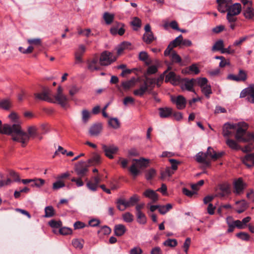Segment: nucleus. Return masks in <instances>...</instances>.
<instances>
[{
	"mask_svg": "<svg viewBox=\"0 0 254 254\" xmlns=\"http://www.w3.org/2000/svg\"><path fill=\"white\" fill-rule=\"evenodd\" d=\"M146 84L147 87V90H148L149 88H150L151 89L149 90H152L153 87L155 86V85L156 84V80L155 78H151L149 77H146V80L144 81L143 84Z\"/></svg>",
	"mask_w": 254,
	"mask_h": 254,
	"instance_id": "c9c22d12",
	"label": "nucleus"
},
{
	"mask_svg": "<svg viewBox=\"0 0 254 254\" xmlns=\"http://www.w3.org/2000/svg\"><path fill=\"white\" fill-rule=\"evenodd\" d=\"M139 200V196L135 194L127 201L122 198H118L116 201L117 207L120 211H124L126 208L135 205Z\"/></svg>",
	"mask_w": 254,
	"mask_h": 254,
	"instance_id": "7ed1b4c3",
	"label": "nucleus"
},
{
	"mask_svg": "<svg viewBox=\"0 0 254 254\" xmlns=\"http://www.w3.org/2000/svg\"><path fill=\"white\" fill-rule=\"evenodd\" d=\"M136 217L137 222L142 224H144L146 223V217L145 215L142 212L136 213Z\"/></svg>",
	"mask_w": 254,
	"mask_h": 254,
	"instance_id": "a19ab883",
	"label": "nucleus"
},
{
	"mask_svg": "<svg viewBox=\"0 0 254 254\" xmlns=\"http://www.w3.org/2000/svg\"><path fill=\"white\" fill-rule=\"evenodd\" d=\"M237 77L239 78V81H245L247 79V74L246 72L243 70L240 69L239 71L238 74L237 75Z\"/></svg>",
	"mask_w": 254,
	"mask_h": 254,
	"instance_id": "a18cd8bd",
	"label": "nucleus"
},
{
	"mask_svg": "<svg viewBox=\"0 0 254 254\" xmlns=\"http://www.w3.org/2000/svg\"><path fill=\"white\" fill-rule=\"evenodd\" d=\"M102 149L105 155L110 159H113L114 158L113 154L116 153L119 150L118 147L113 144L109 145L102 144Z\"/></svg>",
	"mask_w": 254,
	"mask_h": 254,
	"instance_id": "6e6552de",
	"label": "nucleus"
},
{
	"mask_svg": "<svg viewBox=\"0 0 254 254\" xmlns=\"http://www.w3.org/2000/svg\"><path fill=\"white\" fill-rule=\"evenodd\" d=\"M144 195L152 200L153 202L157 201L158 199V194L154 190L148 189L143 193Z\"/></svg>",
	"mask_w": 254,
	"mask_h": 254,
	"instance_id": "412c9836",
	"label": "nucleus"
},
{
	"mask_svg": "<svg viewBox=\"0 0 254 254\" xmlns=\"http://www.w3.org/2000/svg\"><path fill=\"white\" fill-rule=\"evenodd\" d=\"M102 129V126L100 123L92 125L89 129V133L91 136L98 135Z\"/></svg>",
	"mask_w": 254,
	"mask_h": 254,
	"instance_id": "f3484780",
	"label": "nucleus"
},
{
	"mask_svg": "<svg viewBox=\"0 0 254 254\" xmlns=\"http://www.w3.org/2000/svg\"><path fill=\"white\" fill-rule=\"evenodd\" d=\"M147 91V87L146 84H142L140 86V87L138 89H135L133 91V94L135 96H142Z\"/></svg>",
	"mask_w": 254,
	"mask_h": 254,
	"instance_id": "2f4dec72",
	"label": "nucleus"
},
{
	"mask_svg": "<svg viewBox=\"0 0 254 254\" xmlns=\"http://www.w3.org/2000/svg\"><path fill=\"white\" fill-rule=\"evenodd\" d=\"M84 240L83 239H73L72 241L73 246L76 248L81 250L83 247Z\"/></svg>",
	"mask_w": 254,
	"mask_h": 254,
	"instance_id": "4c0bfd02",
	"label": "nucleus"
},
{
	"mask_svg": "<svg viewBox=\"0 0 254 254\" xmlns=\"http://www.w3.org/2000/svg\"><path fill=\"white\" fill-rule=\"evenodd\" d=\"M156 171L155 169L152 168L148 170L145 174V178L147 180H151L153 177L155 175Z\"/></svg>",
	"mask_w": 254,
	"mask_h": 254,
	"instance_id": "4d7b16f0",
	"label": "nucleus"
},
{
	"mask_svg": "<svg viewBox=\"0 0 254 254\" xmlns=\"http://www.w3.org/2000/svg\"><path fill=\"white\" fill-rule=\"evenodd\" d=\"M49 225L54 228H60L62 225V222L61 221H56L55 220H51L49 222Z\"/></svg>",
	"mask_w": 254,
	"mask_h": 254,
	"instance_id": "603ef678",
	"label": "nucleus"
},
{
	"mask_svg": "<svg viewBox=\"0 0 254 254\" xmlns=\"http://www.w3.org/2000/svg\"><path fill=\"white\" fill-rule=\"evenodd\" d=\"M247 100L248 102L254 104V85H251L250 96L247 97Z\"/></svg>",
	"mask_w": 254,
	"mask_h": 254,
	"instance_id": "052dcab7",
	"label": "nucleus"
},
{
	"mask_svg": "<svg viewBox=\"0 0 254 254\" xmlns=\"http://www.w3.org/2000/svg\"><path fill=\"white\" fill-rule=\"evenodd\" d=\"M138 59L144 62L147 65H149L151 63V60L149 58L148 54L145 51H141L139 53Z\"/></svg>",
	"mask_w": 254,
	"mask_h": 254,
	"instance_id": "b1692460",
	"label": "nucleus"
},
{
	"mask_svg": "<svg viewBox=\"0 0 254 254\" xmlns=\"http://www.w3.org/2000/svg\"><path fill=\"white\" fill-rule=\"evenodd\" d=\"M27 42L32 45L39 46L41 45V40L40 38L29 39Z\"/></svg>",
	"mask_w": 254,
	"mask_h": 254,
	"instance_id": "338daca9",
	"label": "nucleus"
},
{
	"mask_svg": "<svg viewBox=\"0 0 254 254\" xmlns=\"http://www.w3.org/2000/svg\"><path fill=\"white\" fill-rule=\"evenodd\" d=\"M196 160L197 162L200 163H202L204 164L206 166H209L210 165V161L207 160V159H204L202 155V152H199L198 153L196 156Z\"/></svg>",
	"mask_w": 254,
	"mask_h": 254,
	"instance_id": "a878e982",
	"label": "nucleus"
},
{
	"mask_svg": "<svg viewBox=\"0 0 254 254\" xmlns=\"http://www.w3.org/2000/svg\"><path fill=\"white\" fill-rule=\"evenodd\" d=\"M59 233L61 235H66L72 234V230L68 227H62L59 229Z\"/></svg>",
	"mask_w": 254,
	"mask_h": 254,
	"instance_id": "13d9d810",
	"label": "nucleus"
},
{
	"mask_svg": "<svg viewBox=\"0 0 254 254\" xmlns=\"http://www.w3.org/2000/svg\"><path fill=\"white\" fill-rule=\"evenodd\" d=\"M131 24L136 28H134V30H137V29L141 26V20L137 17H134L132 21L131 22Z\"/></svg>",
	"mask_w": 254,
	"mask_h": 254,
	"instance_id": "864d4df0",
	"label": "nucleus"
},
{
	"mask_svg": "<svg viewBox=\"0 0 254 254\" xmlns=\"http://www.w3.org/2000/svg\"><path fill=\"white\" fill-rule=\"evenodd\" d=\"M133 163L129 169V171L134 176H137L140 173V171L138 168H145L148 164V160L144 158L139 159H133L132 160Z\"/></svg>",
	"mask_w": 254,
	"mask_h": 254,
	"instance_id": "20e7f679",
	"label": "nucleus"
},
{
	"mask_svg": "<svg viewBox=\"0 0 254 254\" xmlns=\"http://www.w3.org/2000/svg\"><path fill=\"white\" fill-rule=\"evenodd\" d=\"M1 124V122L0 120V133L6 134L14 133L16 135L12 137L13 140L22 142L23 144H24L28 140L27 134L25 131L21 130L19 124H14L12 126L4 124L2 128Z\"/></svg>",
	"mask_w": 254,
	"mask_h": 254,
	"instance_id": "f257e3e1",
	"label": "nucleus"
},
{
	"mask_svg": "<svg viewBox=\"0 0 254 254\" xmlns=\"http://www.w3.org/2000/svg\"><path fill=\"white\" fill-rule=\"evenodd\" d=\"M196 80H197L198 85L200 87V88L206 86L208 82V80L205 77L199 78H197L196 80Z\"/></svg>",
	"mask_w": 254,
	"mask_h": 254,
	"instance_id": "e2e57ef3",
	"label": "nucleus"
},
{
	"mask_svg": "<svg viewBox=\"0 0 254 254\" xmlns=\"http://www.w3.org/2000/svg\"><path fill=\"white\" fill-rule=\"evenodd\" d=\"M172 208V205L170 203H168L165 205H159L158 211L161 214L164 215Z\"/></svg>",
	"mask_w": 254,
	"mask_h": 254,
	"instance_id": "72a5a7b5",
	"label": "nucleus"
},
{
	"mask_svg": "<svg viewBox=\"0 0 254 254\" xmlns=\"http://www.w3.org/2000/svg\"><path fill=\"white\" fill-rule=\"evenodd\" d=\"M251 89V85H250L248 87L244 89L243 90H242V91L240 93V98H245L246 97H247L248 96H249Z\"/></svg>",
	"mask_w": 254,
	"mask_h": 254,
	"instance_id": "5fc2aeb1",
	"label": "nucleus"
},
{
	"mask_svg": "<svg viewBox=\"0 0 254 254\" xmlns=\"http://www.w3.org/2000/svg\"><path fill=\"white\" fill-rule=\"evenodd\" d=\"M171 101L176 105L177 108L179 110L184 109L187 103L185 98L182 95H179L177 97H172Z\"/></svg>",
	"mask_w": 254,
	"mask_h": 254,
	"instance_id": "9d476101",
	"label": "nucleus"
},
{
	"mask_svg": "<svg viewBox=\"0 0 254 254\" xmlns=\"http://www.w3.org/2000/svg\"><path fill=\"white\" fill-rule=\"evenodd\" d=\"M226 144L230 148L233 149L238 150L239 148L237 142L233 139H228L226 140Z\"/></svg>",
	"mask_w": 254,
	"mask_h": 254,
	"instance_id": "de8ad7c7",
	"label": "nucleus"
},
{
	"mask_svg": "<svg viewBox=\"0 0 254 254\" xmlns=\"http://www.w3.org/2000/svg\"><path fill=\"white\" fill-rule=\"evenodd\" d=\"M219 190L223 193L229 195L231 193L230 186L227 183H223L219 186Z\"/></svg>",
	"mask_w": 254,
	"mask_h": 254,
	"instance_id": "f704fd0d",
	"label": "nucleus"
},
{
	"mask_svg": "<svg viewBox=\"0 0 254 254\" xmlns=\"http://www.w3.org/2000/svg\"><path fill=\"white\" fill-rule=\"evenodd\" d=\"M124 27V24L117 22L116 25L111 28L110 32L113 35L119 34L120 36H122L125 32Z\"/></svg>",
	"mask_w": 254,
	"mask_h": 254,
	"instance_id": "9b49d317",
	"label": "nucleus"
},
{
	"mask_svg": "<svg viewBox=\"0 0 254 254\" xmlns=\"http://www.w3.org/2000/svg\"><path fill=\"white\" fill-rule=\"evenodd\" d=\"M116 60L114 55L108 51L103 52L100 58V63L101 65L106 66L110 65Z\"/></svg>",
	"mask_w": 254,
	"mask_h": 254,
	"instance_id": "39448f33",
	"label": "nucleus"
},
{
	"mask_svg": "<svg viewBox=\"0 0 254 254\" xmlns=\"http://www.w3.org/2000/svg\"><path fill=\"white\" fill-rule=\"evenodd\" d=\"M45 215L46 218H50L55 215V210L53 206H48L45 208Z\"/></svg>",
	"mask_w": 254,
	"mask_h": 254,
	"instance_id": "e433bc0d",
	"label": "nucleus"
},
{
	"mask_svg": "<svg viewBox=\"0 0 254 254\" xmlns=\"http://www.w3.org/2000/svg\"><path fill=\"white\" fill-rule=\"evenodd\" d=\"M224 46V42L222 39L218 40L217 41L212 47V51H222V49Z\"/></svg>",
	"mask_w": 254,
	"mask_h": 254,
	"instance_id": "c85d7f7f",
	"label": "nucleus"
},
{
	"mask_svg": "<svg viewBox=\"0 0 254 254\" xmlns=\"http://www.w3.org/2000/svg\"><path fill=\"white\" fill-rule=\"evenodd\" d=\"M243 163L248 168L254 166V153L248 154L243 159Z\"/></svg>",
	"mask_w": 254,
	"mask_h": 254,
	"instance_id": "dca6fc26",
	"label": "nucleus"
},
{
	"mask_svg": "<svg viewBox=\"0 0 254 254\" xmlns=\"http://www.w3.org/2000/svg\"><path fill=\"white\" fill-rule=\"evenodd\" d=\"M36 100L45 101L50 103H55L52 98V91L47 86H41L38 92L34 94Z\"/></svg>",
	"mask_w": 254,
	"mask_h": 254,
	"instance_id": "f03ea898",
	"label": "nucleus"
},
{
	"mask_svg": "<svg viewBox=\"0 0 254 254\" xmlns=\"http://www.w3.org/2000/svg\"><path fill=\"white\" fill-rule=\"evenodd\" d=\"M103 18L107 25L111 24L114 21L115 15L108 12H105L103 15Z\"/></svg>",
	"mask_w": 254,
	"mask_h": 254,
	"instance_id": "cd10ccee",
	"label": "nucleus"
},
{
	"mask_svg": "<svg viewBox=\"0 0 254 254\" xmlns=\"http://www.w3.org/2000/svg\"><path fill=\"white\" fill-rule=\"evenodd\" d=\"M135 83V78H132L129 80L123 81L122 83V86L125 90L129 89L131 87L133 86Z\"/></svg>",
	"mask_w": 254,
	"mask_h": 254,
	"instance_id": "bb28decb",
	"label": "nucleus"
},
{
	"mask_svg": "<svg viewBox=\"0 0 254 254\" xmlns=\"http://www.w3.org/2000/svg\"><path fill=\"white\" fill-rule=\"evenodd\" d=\"M177 244V241L176 239H168L163 243L164 246L170 247H175Z\"/></svg>",
	"mask_w": 254,
	"mask_h": 254,
	"instance_id": "8fccbe9b",
	"label": "nucleus"
},
{
	"mask_svg": "<svg viewBox=\"0 0 254 254\" xmlns=\"http://www.w3.org/2000/svg\"><path fill=\"white\" fill-rule=\"evenodd\" d=\"M174 173V171L169 167H167L164 171L161 173V179H164L167 177H170Z\"/></svg>",
	"mask_w": 254,
	"mask_h": 254,
	"instance_id": "ea45409f",
	"label": "nucleus"
},
{
	"mask_svg": "<svg viewBox=\"0 0 254 254\" xmlns=\"http://www.w3.org/2000/svg\"><path fill=\"white\" fill-rule=\"evenodd\" d=\"M65 186V184L63 181L59 180L53 183L52 189L54 190H57Z\"/></svg>",
	"mask_w": 254,
	"mask_h": 254,
	"instance_id": "09e8293b",
	"label": "nucleus"
},
{
	"mask_svg": "<svg viewBox=\"0 0 254 254\" xmlns=\"http://www.w3.org/2000/svg\"><path fill=\"white\" fill-rule=\"evenodd\" d=\"M142 251L139 247H134L130 250V254H142Z\"/></svg>",
	"mask_w": 254,
	"mask_h": 254,
	"instance_id": "774afa93",
	"label": "nucleus"
},
{
	"mask_svg": "<svg viewBox=\"0 0 254 254\" xmlns=\"http://www.w3.org/2000/svg\"><path fill=\"white\" fill-rule=\"evenodd\" d=\"M0 107L3 109L8 110L10 108V102L8 99H3L0 101Z\"/></svg>",
	"mask_w": 254,
	"mask_h": 254,
	"instance_id": "37998d69",
	"label": "nucleus"
},
{
	"mask_svg": "<svg viewBox=\"0 0 254 254\" xmlns=\"http://www.w3.org/2000/svg\"><path fill=\"white\" fill-rule=\"evenodd\" d=\"M100 162V156L97 154H94L93 156L88 160L87 163L90 165H95L99 164Z\"/></svg>",
	"mask_w": 254,
	"mask_h": 254,
	"instance_id": "473e14b6",
	"label": "nucleus"
},
{
	"mask_svg": "<svg viewBox=\"0 0 254 254\" xmlns=\"http://www.w3.org/2000/svg\"><path fill=\"white\" fill-rule=\"evenodd\" d=\"M184 82V84L182 86V89L183 90L184 89V86H185V89L188 91L195 92L193 88L194 84L196 81V80L192 78L191 79H189L188 78H184L183 79Z\"/></svg>",
	"mask_w": 254,
	"mask_h": 254,
	"instance_id": "ddd939ff",
	"label": "nucleus"
},
{
	"mask_svg": "<svg viewBox=\"0 0 254 254\" xmlns=\"http://www.w3.org/2000/svg\"><path fill=\"white\" fill-rule=\"evenodd\" d=\"M108 124L114 129H118L120 127V122L117 118H111L109 121Z\"/></svg>",
	"mask_w": 254,
	"mask_h": 254,
	"instance_id": "7c9ffc66",
	"label": "nucleus"
},
{
	"mask_svg": "<svg viewBox=\"0 0 254 254\" xmlns=\"http://www.w3.org/2000/svg\"><path fill=\"white\" fill-rule=\"evenodd\" d=\"M227 13H230L231 14L237 15L240 13L242 10V6L240 3H235L232 5L229 6Z\"/></svg>",
	"mask_w": 254,
	"mask_h": 254,
	"instance_id": "aec40b11",
	"label": "nucleus"
},
{
	"mask_svg": "<svg viewBox=\"0 0 254 254\" xmlns=\"http://www.w3.org/2000/svg\"><path fill=\"white\" fill-rule=\"evenodd\" d=\"M236 236L242 240L248 241L250 239V236L245 232H240L236 234Z\"/></svg>",
	"mask_w": 254,
	"mask_h": 254,
	"instance_id": "0e129e2a",
	"label": "nucleus"
},
{
	"mask_svg": "<svg viewBox=\"0 0 254 254\" xmlns=\"http://www.w3.org/2000/svg\"><path fill=\"white\" fill-rule=\"evenodd\" d=\"M123 220L126 222H131L133 220V216L129 212H126L123 215Z\"/></svg>",
	"mask_w": 254,
	"mask_h": 254,
	"instance_id": "6e6d98bb",
	"label": "nucleus"
},
{
	"mask_svg": "<svg viewBox=\"0 0 254 254\" xmlns=\"http://www.w3.org/2000/svg\"><path fill=\"white\" fill-rule=\"evenodd\" d=\"M252 36H245L242 37H241L239 40H236L234 43V46H238L240 45L243 42L247 40L249 37H251Z\"/></svg>",
	"mask_w": 254,
	"mask_h": 254,
	"instance_id": "bf43d9fd",
	"label": "nucleus"
},
{
	"mask_svg": "<svg viewBox=\"0 0 254 254\" xmlns=\"http://www.w3.org/2000/svg\"><path fill=\"white\" fill-rule=\"evenodd\" d=\"M237 127H236V138L239 141H246V139L244 137L246 133V131L248 127V125L247 123L243 122L242 123H239L237 124Z\"/></svg>",
	"mask_w": 254,
	"mask_h": 254,
	"instance_id": "423d86ee",
	"label": "nucleus"
},
{
	"mask_svg": "<svg viewBox=\"0 0 254 254\" xmlns=\"http://www.w3.org/2000/svg\"><path fill=\"white\" fill-rule=\"evenodd\" d=\"M127 229L123 224H117L114 226L115 235L117 237H121L126 232Z\"/></svg>",
	"mask_w": 254,
	"mask_h": 254,
	"instance_id": "a211bd4d",
	"label": "nucleus"
},
{
	"mask_svg": "<svg viewBox=\"0 0 254 254\" xmlns=\"http://www.w3.org/2000/svg\"><path fill=\"white\" fill-rule=\"evenodd\" d=\"M143 41L147 44H150L156 38L154 37L152 32L144 33L143 37Z\"/></svg>",
	"mask_w": 254,
	"mask_h": 254,
	"instance_id": "c756f323",
	"label": "nucleus"
},
{
	"mask_svg": "<svg viewBox=\"0 0 254 254\" xmlns=\"http://www.w3.org/2000/svg\"><path fill=\"white\" fill-rule=\"evenodd\" d=\"M245 186V184L243 182V179L241 178L238 179L234 182V188L235 190L234 192L236 194H240L243 191Z\"/></svg>",
	"mask_w": 254,
	"mask_h": 254,
	"instance_id": "f8f14e48",
	"label": "nucleus"
},
{
	"mask_svg": "<svg viewBox=\"0 0 254 254\" xmlns=\"http://www.w3.org/2000/svg\"><path fill=\"white\" fill-rule=\"evenodd\" d=\"M177 80L176 78V75L173 71H170L166 75L165 77V81L168 82L171 81H176Z\"/></svg>",
	"mask_w": 254,
	"mask_h": 254,
	"instance_id": "49530a36",
	"label": "nucleus"
},
{
	"mask_svg": "<svg viewBox=\"0 0 254 254\" xmlns=\"http://www.w3.org/2000/svg\"><path fill=\"white\" fill-rule=\"evenodd\" d=\"M111 229L107 226H104L101 227L100 229L98 231V233L101 234L103 235H107L111 233Z\"/></svg>",
	"mask_w": 254,
	"mask_h": 254,
	"instance_id": "c03bdc74",
	"label": "nucleus"
},
{
	"mask_svg": "<svg viewBox=\"0 0 254 254\" xmlns=\"http://www.w3.org/2000/svg\"><path fill=\"white\" fill-rule=\"evenodd\" d=\"M218 3V10L219 12L221 13H225L226 12L228 11V9L229 8V6L226 3V2H219Z\"/></svg>",
	"mask_w": 254,
	"mask_h": 254,
	"instance_id": "58836bf2",
	"label": "nucleus"
},
{
	"mask_svg": "<svg viewBox=\"0 0 254 254\" xmlns=\"http://www.w3.org/2000/svg\"><path fill=\"white\" fill-rule=\"evenodd\" d=\"M90 118V113L86 110L82 111V119L84 123H86Z\"/></svg>",
	"mask_w": 254,
	"mask_h": 254,
	"instance_id": "69168bd1",
	"label": "nucleus"
},
{
	"mask_svg": "<svg viewBox=\"0 0 254 254\" xmlns=\"http://www.w3.org/2000/svg\"><path fill=\"white\" fill-rule=\"evenodd\" d=\"M159 111V116L162 118H168L172 114V109L168 107L160 108Z\"/></svg>",
	"mask_w": 254,
	"mask_h": 254,
	"instance_id": "5701e85b",
	"label": "nucleus"
},
{
	"mask_svg": "<svg viewBox=\"0 0 254 254\" xmlns=\"http://www.w3.org/2000/svg\"><path fill=\"white\" fill-rule=\"evenodd\" d=\"M89 165L85 161H81L75 166V171L79 177H83L85 176L88 171V167Z\"/></svg>",
	"mask_w": 254,
	"mask_h": 254,
	"instance_id": "0eeeda50",
	"label": "nucleus"
},
{
	"mask_svg": "<svg viewBox=\"0 0 254 254\" xmlns=\"http://www.w3.org/2000/svg\"><path fill=\"white\" fill-rule=\"evenodd\" d=\"M169 161L171 164V169L173 171L177 170L178 169V165L180 164V162L174 159H170Z\"/></svg>",
	"mask_w": 254,
	"mask_h": 254,
	"instance_id": "680f3d73",
	"label": "nucleus"
},
{
	"mask_svg": "<svg viewBox=\"0 0 254 254\" xmlns=\"http://www.w3.org/2000/svg\"><path fill=\"white\" fill-rule=\"evenodd\" d=\"M202 92L204 94L205 97L207 98H209L210 95L212 94V90L211 86L210 85H206L201 88Z\"/></svg>",
	"mask_w": 254,
	"mask_h": 254,
	"instance_id": "79ce46f5",
	"label": "nucleus"
},
{
	"mask_svg": "<svg viewBox=\"0 0 254 254\" xmlns=\"http://www.w3.org/2000/svg\"><path fill=\"white\" fill-rule=\"evenodd\" d=\"M252 3L245 6L243 14L247 19H252L254 16V9L252 7Z\"/></svg>",
	"mask_w": 254,
	"mask_h": 254,
	"instance_id": "2eb2a0df",
	"label": "nucleus"
},
{
	"mask_svg": "<svg viewBox=\"0 0 254 254\" xmlns=\"http://www.w3.org/2000/svg\"><path fill=\"white\" fill-rule=\"evenodd\" d=\"M85 51V47L82 45L79 46V48L77 51L75 53V64H79L83 63L82 56Z\"/></svg>",
	"mask_w": 254,
	"mask_h": 254,
	"instance_id": "4468645a",
	"label": "nucleus"
},
{
	"mask_svg": "<svg viewBox=\"0 0 254 254\" xmlns=\"http://www.w3.org/2000/svg\"><path fill=\"white\" fill-rule=\"evenodd\" d=\"M237 127V124L227 123L223 127V135L225 137L232 135Z\"/></svg>",
	"mask_w": 254,
	"mask_h": 254,
	"instance_id": "1a4fd4ad",
	"label": "nucleus"
},
{
	"mask_svg": "<svg viewBox=\"0 0 254 254\" xmlns=\"http://www.w3.org/2000/svg\"><path fill=\"white\" fill-rule=\"evenodd\" d=\"M182 38V35H180L177 38H176L174 40L170 42V44L173 46V47L175 48L178 46L181 45V40Z\"/></svg>",
	"mask_w": 254,
	"mask_h": 254,
	"instance_id": "3c124183",
	"label": "nucleus"
},
{
	"mask_svg": "<svg viewBox=\"0 0 254 254\" xmlns=\"http://www.w3.org/2000/svg\"><path fill=\"white\" fill-rule=\"evenodd\" d=\"M27 132L28 133L25 132L28 136V140L24 143L23 144L22 142V146L24 147L27 143V142L29 141V138L30 137L32 138H34L38 136V132H37V128L35 126H30L29 127L27 128Z\"/></svg>",
	"mask_w": 254,
	"mask_h": 254,
	"instance_id": "6ab92c4d",
	"label": "nucleus"
},
{
	"mask_svg": "<svg viewBox=\"0 0 254 254\" xmlns=\"http://www.w3.org/2000/svg\"><path fill=\"white\" fill-rule=\"evenodd\" d=\"M170 58L171 62L174 64H179L180 65H183V62L181 57L175 51H173Z\"/></svg>",
	"mask_w": 254,
	"mask_h": 254,
	"instance_id": "4be33fe9",
	"label": "nucleus"
},
{
	"mask_svg": "<svg viewBox=\"0 0 254 254\" xmlns=\"http://www.w3.org/2000/svg\"><path fill=\"white\" fill-rule=\"evenodd\" d=\"M56 101L63 107H64L67 104V98L64 95H55L54 96Z\"/></svg>",
	"mask_w": 254,
	"mask_h": 254,
	"instance_id": "393cba45",
	"label": "nucleus"
}]
</instances>
